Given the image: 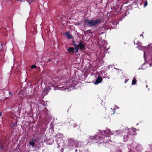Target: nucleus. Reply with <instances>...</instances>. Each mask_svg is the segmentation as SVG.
<instances>
[{
	"label": "nucleus",
	"instance_id": "1",
	"mask_svg": "<svg viewBox=\"0 0 152 152\" xmlns=\"http://www.w3.org/2000/svg\"><path fill=\"white\" fill-rule=\"evenodd\" d=\"M77 80L75 78H73L69 80L68 82L66 83L65 82H63L61 83V84L58 86L56 85L57 87L55 88V86H52V88L54 90H56L58 89L59 90H63L68 89L69 87H74L78 83Z\"/></svg>",
	"mask_w": 152,
	"mask_h": 152
},
{
	"label": "nucleus",
	"instance_id": "2",
	"mask_svg": "<svg viewBox=\"0 0 152 152\" xmlns=\"http://www.w3.org/2000/svg\"><path fill=\"white\" fill-rule=\"evenodd\" d=\"M67 148L69 151L76 152L79 150L78 142L72 138H70L68 140Z\"/></svg>",
	"mask_w": 152,
	"mask_h": 152
},
{
	"label": "nucleus",
	"instance_id": "3",
	"mask_svg": "<svg viewBox=\"0 0 152 152\" xmlns=\"http://www.w3.org/2000/svg\"><path fill=\"white\" fill-rule=\"evenodd\" d=\"M87 144L91 145L94 143L97 142L101 143L102 142H104L103 139L99 137L97 135H95L94 136H90L88 139Z\"/></svg>",
	"mask_w": 152,
	"mask_h": 152
},
{
	"label": "nucleus",
	"instance_id": "4",
	"mask_svg": "<svg viewBox=\"0 0 152 152\" xmlns=\"http://www.w3.org/2000/svg\"><path fill=\"white\" fill-rule=\"evenodd\" d=\"M101 21V20L100 19H96L95 20L86 19L84 20L86 24L89 27L96 26Z\"/></svg>",
	"mask_w": 152,
	"mask_h": 152
},
{
	"label": "nucleus",
	"instance_id": "5",
	"mask_svg": "<svg viewBox=\"0 0 152 152\" xmlns=\"http://www.w3.org/2000/svg\"><path fill=\"white\" fill-rule=\"evenodd\" d=\"M114 134V132H111L110 129H107V130H99V132L98 134H99L101 135H102L105 136H106V137H107L105 135L106 134H108L109 135H110V134L113 135Z\"/></svg>",
	"mask_w": 152,
	"mask_h": 152
},
{
	"label": "nucleus",
	"instance_id": "6",
	"mask_svg": "<svg viewBox=\"0 0 152 152\" xmlns=\"http://www.w3.org/2000/svg\"><path fill=\"white\" fill-rule=\"evenodd\" d=\"M75 49L76 50V52L78 51V47L80 49H83L85 47V45L83 44L82 42H79V44L78 45H75Z\"/></svg>",
	"mask_w": 152,
	"mask_h": 152
},
{
	"label": "nucleus",
	"instance_id": "7",
	"mask_svg": "<svg viewBox=\"0 0 152 152\" xmlns=\"http://www.w3.org/2000/svg\"><path fill=\"white\" fill-rule=\"evenodd\" d=\"M128 134L129 135H134L136 133V129L135 128H129L128 129Z\"/></svg>",
	"mask_w": 152,
	"mask_h": 152
},
{
	"label": "nucleus",
	"instance_id": "8",
	"mask_svg": "<svg viewBox=\"0 0 152 152\" xmlns=\"http://www.w3.org/2000/svg\"><path fill=\"white\" fill-rule=\"evenodd\" d=\"M102 78L99 76L96 80L95 82L94 83V84L95 85H97L98 84L101 83L102 81Z\"/></svg>",
	"mask_w": 152,
	"mask_h": 152
},
{
	"label": "nucleus",
	"instance_id": "9",
	"mask_svg": "<svg viewBox=\"0 0 152 152\" xmlns=\"http://www.w3.org/2000/svg\"><path fill=\"white\" fill-rule=\"evenodd\" d=\"M50 88L49 87H47L44 88L42 91V94L45 95H47L48 92L49 91Z\"/></svg>",
	"mask_w": 152,
	"mask_h": 152
},
{
	"label": "nucleus",
	"instance_id": "10",
	"mask_svg": "<svg viewBox=\"0 0 152 152\" xmlns=\"http://www.w3.org/2000/svg\"><path fill=\"white\" fill-rule=\"evenodd\" d=\"M65 35L66 37L69 39H72L73 38V36L70 34L69 32H67L65 33Z\"/></svg>",
	"mask_w": 152,
	"mask_h": 152
},
{
	"label": "nucleus",
	"instance_id": "11",
	"mask_svg": "<svg viewBox=\"0 0 152 152\" xmlns=\"http://www.w3.org/2000/svg\"><path fill=\"white\" fill-rule=\"evenodd\" d=\"M129 136L130 135L128 134H127L126 135L124 136L123 139L124 142H126Z\"/></svg>",
	"mask_w": 152,
	"mask_h": 152
},
{
	"label": "nucleus",
	"instance_id": "12",
	"mask_svg": "<svg viewBox=\"0 0 152 152\" xmlns=\"http://www.w3.org/2000/svg\"><path fill=\"white\" fill-rule=\"evenodd\" d=\"M34 140L33 139L31 141H30L29 142V144L31 145L32 147H34L35 145V143L34 142Z\"/></svg>",
	"mask_w": 152,
	"mask_h": 152
},
{
	"label": "nucleus",
	"instance_id": "13",
	"mask_svg": "<svg viewBox=\"0 0 152 152\" xmlns=\"http://www.w3.org/2000/svg\"><path fill=\"white\" fill-rule=\"evenodd\" d=\"M74 50V48L72 47H70L67 49V51L69 52H73Z\"/></svg>",
	"mask_w": 152,
	"mask_h": 152
},
{
	"label": "nucleus",
	"instance_id": "14",
	"mask_svg": "<svg viewBox=\"0 0 152 152\" xmlns=\"http://www.w3.org/2000/svg\"><path fill=\"white\" fill-rule=\"evenodd\" d=\"M137 83V80L136 79L135 77H134L132 82V85H134L136 84Z\"/></svg>",
	"mask_w": 152,
	"mask_h": 152
},
{
	"label": "nucleus",
	"instance_id": "15",
	"mask_svg": "<svg viewBox=\"0 0 152 152\" xmlns=\"http://www.w3.org/2000/svg\"><path fill=\"white\" fill-rule=\"evenodd\" d=\"M5 145L4 143H0V148L1 150H2L5 148Z\"/></svg>",
	"mask_w": 152,
	"mask_h": 152
},
{
	"label": "nucleus",
	"instance_id": "16",
	"mask_svg": "<svg viewBox=\"0 0 152 152\" xmlns=\"http://www.w3.org/2000/svg\"><path fill=\"white\" fill-rule=\"evenodd\" d=\"M145 47H142L140 46H139L137 47V48L139 50H143L144 48H145Z\"/></svg>",
	"mask_w": 152,
	"mask_h": 152
},
{
	"label": "nucleus",
	"instance_id": "17",
	"mask_svg": "<svg viewBox=\"0 0 152 152\" xmlns=\"http://www.w3.org/2000/svg\"><path fill=\"white\" fill-rule=\"evenodd\" d=\"M86 33L88 34H89L90 33H93V32L91 31L90 30H87L86 31Z\"/></svg>",
	"mask_w": 152,
	"mask_h": 152
},
{
	"label": "nucleus",
	"instance_id": "18",
	"mask_svg": "<svg viewBox=\"0 0 152 152\" xmlns=\"http://www.w3.org/2000/svg\"><path fill=\"white\" fill-rule=\"evenodd\" d=\"M37 67V66H36L35 65H32L31 66V68L32 69H34L36 68Z\"/></svg>",
	"mask_w": 152,
	"mask_h": 152
},
{
	"label": "nucleus",
	"instance_id": "19",
	"mask_svg": "<svg viewBox=\"0 0 152 152\" xmlns=\"http://www.w3.org/2000/svg\"><path fill=\"white\" fill-rule=\"evenodd\" d=\"M148 4V2L147 1H145L144 4V7H145Z\"/></svg>",
	"mask_w": 152,
	"mask_h": 152
},
{
	"label": "nucleus",
	"instance_id": "20",
	"mask_svg": "<svg viewBox=\"0 0 152 152\" xmlns=\"http://www.w3.org/2000/svg\"><path fill=\"white\" fill-rule=\"evenodd\" d=\"M145 64V63H144V64H142V66H141V68H139V69H144V68H142V66H143Z\"/></svg>",
	"mask_w": 152,
	"mask_h": 152
},
{
	"label": "nucleus",
	"instance_id": "21",
	"mask_svg": "<svg viewBox=\"0 0 152 152\" xmlns=\"http://www.w3.org/2000/svg\"><path fill=\"white\" fill-rule=\"evenodd\" d=\"M59 136L61 137H63V134H59Z\"/></svg>",
	"mask_w": 152,
	"mask_h": 152
},
{
	"label": "nucleus",
	"instance_id": "22",
	"mask_svg": "<svg viewBox=\"0 0 152 152\" xmlns=\"http://www.w3.org/2000/svg\"><path fill=\"white\" fill-rule=\"evenodd\" d=\"M128 80H128V79H126L125 80V83H127V82H128Z\"/></svg>",
	"mask_w": 152,
	"mask_h": 152
},
{
	"label": "nucleus",
	"instance_id": "23",
	"mask_svg": "<svg viewBox=\"0 0 152 152\" xmlns=\"http://www.w3.org/2000/svg\"><path fill=\"white\" fill-rule=\"evenodd\" d=\"M73 126L74 127H76V124H73Z\"/></svg>",
	"mask_w": 152,
	"mask_h": 152
},
{
	"label": "nucleus",
	"instance_id": "24",
	"mask_svg": "<svg viewBox=\"0 0 152 152\" xmlns=\"http://www.w3.org/2000/svg\"><path fill=\"white\" fill-rule=\"evenodd\" d=\"M110 66H111V67L112 66V65H110L109 66H108L107 67H108V68H109L110 67Z\"/></svg>",
	"mask_w": 152,
	"mask_h": 152
},
{
	"label": "nucleus",
	"instance_id": "25",
	"mask_svg": "<svg viewBox=\"0 0 152 152\" xmlns=\"http://www.w3.org/2000/svg\"><path fill=\"white\" fill-rule=\"evenodd\" d=\"M113 112H114V113H113V114H114V113H115V109H113Z\"/></svg>",
	"mask_w": 152,
	"mask_h": 152
},
{
	"label": "nucleus",
	"instance_id": "26",
	"mask_svg": "<svg viewBox=\"0 0 152 152\" xmlns=\"http://www.w3.org/2000/svg\"><path fill=\"white\" fill-rule=\"evenodd\" d=\"M9 94H11V95H12V94H11V92H10L9 93Z\"/></svg>",
	"mask_w": 152,
	"mask_h": 152
},
{
	"label": "nucleus",
	"instance_id": "27",
	"mask_svg": "<svg viewBox=\"0 0 152 152\" xmlns=\"http://www.w3.org/2000/svg\"><path fill=\"white\" fill-rule=\"evenodd\" d=\"M140 36H142V37H143V35H142V34H141V35H140Z\"/></svg>",
	"mask_w": 152,
	"mask_h": 152
},
{
	"label": "nucleus",
	"instance_id": "28",
	"mask_svg": "<svg viewBox=\"0 0 152 152\" xmlns=\"http://www.w3.org/2000/svg\"><path fill=\"white\" fill-rule=\"evenodd\" d=\"M101 28H98V30H100V29Z\"/></svg>",
	"mask_w": 152,
	"mask_h": 152
},
{
	"label": "nucleus",
	"instance_id": "29",
	"mask_svg": "<svg viewBox=\"0 0 152 152\" xmlns=\"http://www.w3.org/2000/svg\"><path fill=\"white\" fill-rule=\"evenodd\" d=\"M2 115V114L1 113H0V116H1Z\"/></svg>",
	"mask_w": 152,
	"mask_h": 152
},
{
	"label": "nucleus",
	"instance_id": "30",
	"mask_svg": "<svg viewBox=\"0 0 152 152\" xmlns=\"http://www.w3.org/2000/svg\"><path fill=\"white\" fill-rule=\"evenodd\" d=\"M116 108H118V107L117 106H116Z\"/></svg>",
	"mask_w": 152,
	"mask_h": 152
},
{
	"label": "nucleus",
	"instance_id": "31",
	"mask_svg": "<svg viewBox=\"0 0 152 152\" xmlns=\"http://www.w3.org/2000/svg\"><path fill=\"white\" fill-rule=\"evenodd\" d=\"M118 132V131H116L115 132L116 133Z\"/></svg>",
	"mask_w": 152,
	"mask_h": 152
},
{
	"label": "nucleus",
	"instance_id": "32",
	"mask_svg": "<svg viewBox=\"0 0 152 152\" xmlns=\"http://www.w3.org/2000/svg\"><path fill=\"white\" fill-rule=\"evenodd\" d=\"M49 61H50V59H49Z\"/></svg>",
	"mask_w": 152,
	"mask_h": 152
},
{
	"label": "nucleus",
	"instance_id": "33",
	"mask_svg": "<svg viewBox=\"0 0 152 152\" xmlns=\"http://www.w3.org/2000/svg\"><path fill=\"white\" fill-rule=\"evenodd\" d=\"M114 68V69H117L116 68Z\"/></svg>",
	"mask_w": 152,
	"mask_h": 152
},
{
	"label": "nucleus",
	"instance_id": "34",
	"mask_svg": "<svg viewBox=\"0 0 152 152\" xmlns=\"http://www.w3.org/2000/svg\"><path fill=\"white\" fill-rule=\"evenodd\" d=\"M20 94V92H19L18 93L19 94Z\"/></svg>",
	"mask_w": 152,
	"mask_h": 152
}]
</instances>
